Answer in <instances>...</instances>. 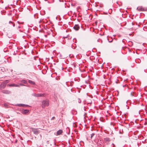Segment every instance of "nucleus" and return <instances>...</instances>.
Masks as SVG:
<instances>
[{
    "instance_id": "9b49d317",
    "label": "nucleus",
    "mask_w": 147,
    "mask_h": 147,
    "mask_svg": "<svg viewBox=\"0 0 147 147\" xmlns=\"http://www.w3.org/2000/svg\"><path fill=\"white\" fill-rule=\"evenodd\" d=\"M28 82L30 84L32 85H35V83L32 80H29Z\"/></svg>"
},
{
    "instance_id": "aec40b11",
    "label": "nucleus",
    "mask_w": 147,
    "mask_h": 147,
    "mask_svg": "<svg viewBox=\"0 0 147 147\" xmlns=\"http://www.w3.org/2000/svg\"><path fill=\"white\" fill-rule=\"evenodd\" d=\"M24 105L22 104H20L19 105V106L20 107H22L23 106V105Z\"/></svg>"
},
{
    "instance_id": "1a4fd4ad",
    "label": "nucleus",
    "mask_w": 147,
    "mask_h": 147,
    "mask_svg": "<svg viewBox=\"0 0 147 147\" xmlns=\"http://www.w3.org/2000/svg\"><path fill=\"white\" fill-rule=\"evenodd\" d=\"M63 132V131L62 130L60 129L57 132V135H60Z\"/></svg>"
},
{
    "instance_id": "412c9836",
    "label": "nucleus",
    "mask_w": 147,
    "mask_h": 147,
    "mask_svg": "<svg viewBox=\"0 0 147 147\" xmlns=\"http://www.w3.org/2000/svg\"><path fill=\"white\" fill-rule=\"evenodd\" d=\"M19 86H24L25 85H24V84H19Z\"/></svg>"
},
{
    "instance_id": "0eeeda50",
    "label": "nucleus",
    "mask_w": 147,
    "mask_h": 147,
    "mask_svg": "<svg viewBox=\"0 0 147 147\" xmlns=\"http://www.w3.org/2000/svg\"><path fill=\"white\" fill-rule=\"evenodd\" d=\"M76 30H78L80 28V26L78 24H76L73 27Z\"/></svg>"
},
{
    "instance_id": "39448f33",
    "label": "nucleus",
    "mask_w": 147,
    "mask_h": 147,
    "mask_svg": "<svg viewBox=\"0 0 147 147\" xmlns=\"http://www.w3.org/2000/svg\"><path fill=\"white\" fill-rule=\"evenodd\" d=\"M6 85L3 82L0 85V89H2L5 88Z\"/></svg>"
},
{
    "instance_id": "f3484780",
    "label": "nucleus",
    "mask_w": 147,
    "mask_h": 147,
    "mask_svg": "<svg viewBox=\"0 0 147 147\" xmlns=\"http://www.w3.org/2000/svg\"><path fill=\"white\" fill-rule=\"evenodd\" d=\"M4 106L5 107H7V108H8L9 107H8V105H7V104H6V103H4Z\"/></svg>"
},
{
    "instance_id": "4468645a",
    "label": "nucleus",
    "mask_w": 147,
    "mask_h": 147,
    "mask_svg": "<svg viewBox=\"0 0 147 147\" xmlns=\"http://www.w3.org/2000/svg\"><path fill=\"white\" fill-rule=\"evenodd\" d=\"M9 24H11H11H12V25H13V27H14V26H15V24H14V23H13V22H11V21H9Z\"/></svg>"
},
{
    "instance_id": "2eb2a0df",
    "label": "nucleus",
    "mask_w": 147,
    "mask_h": 147,
    "mask_svg": "<svg viewBox=\"0 0 147 147\" xmlns=\"http://www.w3.org/2000/svg\"><path fill=\"white\" fill-rule=\"evenodd\" d=\"M32 95L35 97H37V94H36L35 93H33L32 94Z\"/></svg>"
},
{
    "instance_id": "f257e3e1",
    "label": "nucleus",
    "mask_w": 147,
    "mask_h": 147,
    "mask_svg": "<svg viewBox=\"0 0 147 147\" xmlns=\"http://www.w3.org/2000/svg\"><path fill=\"white\" fill-rule=\"evenodd\" d=\"M42 107L44 108L48 106L49 105V102L48 100H43L42 101Z\"/></svg>"
},
{
    "instance_id": "f8f14e48",
    "label": "nucleus",
    "mask_w": 147,
    "mask_h": 147,
    "mask_svg": "<svg viewBox=\"0 0 147 147\" xmlns=\"http://www.w3.org/2000/svg\"><path fill=\"white\" fill-rule=\"evenodd\" d=\"M21 82L22 83L24 84H26L27 83V81L25 80H22L21 81Z\"/></svg>"
},
{
    "instance_id": "6ab92c4d",
    "label": "nucleus",
    "mask_w": 147,
    "mask_h": 147,
    "mask_svg": "<svg viewBox=\"0 0 147 147\" xmlns=\"http://www.w3.org/2000/svg\"><path fill=\"white\" fill-rule=\"evenodd\" d=\"M137 9L139 11H141L142 10V8L137 7Z\"/></svg>"
},
{
    "instance_id": "7ed1b4c3",
    "label": "nucleus",
    "mask_w": 147,
    "mask_h": 147,
    "mask_svg": "<svg viewBox=\"0 0 147 147\" xmlns=\"http://www.w3.org/2000/svg\"><path fill=\"white\" fill-rule=\"evenodd\" d=\"M2 92L6 94H9L11 93V91L8 90H3L2 91Z\"/></svg>"
},
{
    "instance_id": "f03ea898",
    "label": "nucleus",
    "mask_w": 147,
    "mask_h": 147,
    "mask_svg": "<svg viewBox=\"0 0 147 147\" xmlns=\"http://www.w3.org/2000/svg\"><path fill=\"white\" fill-rule=\"evenodd\" d=\"M32 131L33 133L36 135L40 133V131L37 129L32 128Z\"/></svg>"
},
{
    "instance_id": "423d86ee",
    "label": "nucleus",
    "mask_w": 147,
    "mask_h": 147,
    "mask_svg": "<svg viewBox=\"0 0 147 147\" xmlns=\"http://www.w3.org/2000/svg\"><path fill=\"white\" fill-rule=\"evenodd\" d=\"M29 112V110L28 109L23 110L22 111V113L23 114H25L28 113Z\"/></svg>"
},
{
    "instance_id": "dca6fc26",
    "label": "nucleus",
    "mask_w": 147,
    "mask_h": 147,
    "mask_svg": "<svg viewBox=\"0 0 147 147\" xmlns=\"http://www.w3.org/2000/svg\"><path fill=\"white\" fill-rule=\"evenodd\" d=\"M77 101L79 103H81V100L79 98H78Z\"/></svg>"
},
{
    "instance_id": "a211bd4d",
    "label": "nucleus",
    "mask_w": 147,
    "mask_h": 147,
    "mask_svg": "<svg viewBox=\"0 0 147 147\" xmlns=\"http://www.w3.org/2000/svg\"><path fill=\"white\" fill-rule=\"evenodd\" d=\"M95 135V134L94 133H92L90 135V138L92 139L93 137Z\"/></svg>"
},
{
    "instance_id": "6e6552de",
    "label": "nucleus",
    "mask_w": 147,
    "mask_h": 147,
    "mask_svg": "<svg viewBox=\"0 0 147 147\" xmlns=\"http://www.w3.org/2000/svg\"><path fill=\"white\" fill-rule=\"evenodd\" d=\"M45 93L43 94H37V96L38 97H44L45 96Z\"/></svg>"
},
{
    "instance_id": "b1692460",
    "label": "nucleus",
    "mask_w": 147,
    "mask_h": 147,
    "mask_svg": "<svg viewBox=\"0 0 147 147\" xmlns=\"http://www.w3.org/2000/svg\"><path fill=\"white\" fill-rule=\"evenodd\" d=\"M26 107H27V106H28V105H26Z\"/></svg>"
},
{
    "instance_id": "4be33fe9",
    "label": "nucleus",
    "mask_w": 147,
    "mask_h": 147,
    "mask_svg": "<svg viewBox=\"0 0 147 147\" xmlns=\"http://www.w3.org/2000/svg\"><path fill=\"white\" fill-rule=\"evenodd\" d=\"M55 119V117H53L51 118V120H54V119Z\"/></svg>"
},
{
    "instance_id": "9d476101",
    "label": "nucleus",
    "mask_w": 147,
    "mask_h": 147,
    "mask_svg": "<svg viewBox=\"0 0 147 147\" xmlns=\"http://www.w3.org/2000/svg\"><path fill=\"white\" fill-rule=\"evenodd\" d=\"M104 141L105 142H109L110 141V139L109 138H104Z\"/></svg>"
},
{
    "instance_id": "20e7f679",
    "label": "nucleus",
    "mask_w": 147,
    "mask_h": 147,
    "mask_svg": "<svg viewBox=\"0 0 147 147\" xmlns=\"http://www.w3.org/2000/svg\"><path fill=\"white\" fill-rule=\"evenodd\" d=\"M7 86H9L10 87H19V85L17 84H8L7 85Z\"/></svg>"
},
{
    "instance_id": "ddd939ff",
    "label": "nucleus",
    "mask_w": 147,
    "mask_h": 147,
    "mask_svg": "<svg viewBox=\"0 0 147 147\" xmlns=\"http://www.w3.org/2000/svg\"><path fill=\"white\" fill-rule=\"evenodd\" d=\"M9 80H6L5 81H4L3 82L6 85L8 83H9Z\"/></svg>"
},
{
    "instance_id": "5701e85b",
    "label": "nucleus",
    "mask_w": 147,
    "mask_h": 147,
    "mask_svg": "<svg viewBox=\"0 0 147 147\" xmlns=\"http://www.w3.org/2000/svg\"><path fill=\"white\" fill-rule=\"evenodd\" d=\"M18 28H20V26H18Z\"/></svg>"
}]
</instances>
